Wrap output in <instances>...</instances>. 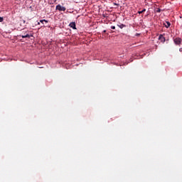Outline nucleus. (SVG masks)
<instances>
[{
	"label": "nucleus",
	"mask_w": 182,
	"mask_h": 182,
	"mask_svg": "<svg viewBox=\"0 0 182 182\" xmlns=\"http://www.w3.org/2000/svg\"><path fill=\"white\" fill-rule=\"evenodd\" d=\"M19 36L23 38H28L29 39L33 36L29 34V32L27 31H22V33L20 34Z\"/></svg>",
	"instance_id": "nucleus-1"
},
{
	"label": "nucleus",
	"mask_w": 182,
	"mask_h": 182,
	"mask_svg": "<svg viewBox=\"0 0 182 182\" xmlns=\"http://www.w3.org/2000/svg\"><path fill=\"white\" fill-rule=\"evenodd\" d=\"M57 11H66V7L60 6V4H58L56 6Z\"/></svg>",
	"instance_id": "nucleus-2"
},
{
	"label": "nucleus",
	"mask_w": 182,
	"mask_h": 182,
	"mask_svg": "<svg viewBox=\"0 0 182 182\" xmlns=\"http://www.w3.org/2000/svg\"><path fill=\"white\" fill-rule=\"evenodd\" d=\"M174 43H176V45H180V43H181V38H176L173 40Z\"/></svg>",
	"instance_id": "nucleus-3"
},
{
	"label": "nucleus",
	"mask_w": 182,
	"mask_h": 182,
	"mask_svg": "<svg viewBox=\"0 0 182 182\" xmlns=\"http://www.w3.org/2000/svg\"><path fill=\"white\" fill-rule=\"evenodd\" d=\"M159 40L161 41V42H166V38L164 36H163V35H160L159 37Z\"/></svg>",
	"instance_id": "nucleus-4"
},
{
	"label": "nucleus",
	"mask_w": 182,
	"mask_h": 182,
	"mask_svg": "<svg viewBox=\"0 0 182 182\" xmlns=\"http://www.w3.org/2000/svg\"><path fill=\"white\" fill-rule=\"evenodd\" d=\"M69 26L73 29H76V23L72 22L70 23Z\"/></svg>",
	"instance_id": "nucleus-5"
},
{
	"label": "nucleus",
	"mask_w": 182,
	"mask_h": 182,
	"mask_svg": "<svg viewBox=\"0 0 182 182\" xmlns=\"http://www.w3.org/2000/svg\"><path fill=\"white\" fill-rule=\"evenodd\" d=\"M164 25L165 28H170V26L171 25V23L169 21H166L165 23H164Z\"/></svg>",
	"instance_id": "nucleus-6"
},
{
	"label": "nucleus",
	"mask_w": 182,
	"mask_h": 182,
	"mask_svg": "<svg viewBox=\"0 0 182 182\" xmlns=\"http://www.w3.org/2000/svg\"><path fill=\"white\" fill-rule=\"evenodd\" d=\"M119 28H120V29H123L124 28H126V25L124 24H119L118 25Z\"/></svg>",
	"instance_id": "nucleus-7"
},
{
	"label": "nucleus",
	"mask_w": 182,
	"mask_h": 182,
	"mask_svg": "<svg viewBox=\"0 0 182 182\" xmlns=\"http://www.w3.org/2000/svg\"><path fill=\"white\" fill-rule=\"evenodd\" d=\"M144 12H146V9H144L142 11H138V14H139V15L140 14H143Z\"/></svg>",
	"instance_id": "nucleus-8"
},
{
	"label": "nucleus",
	"mask_w": 182,
	"mask_h": 182,
	"mask_svg": "<svg viewBox=\"0 0 182 182\" xmlns=\"http://www.w3.org/2000/svg\"><path fill=\"white\" fill-rule=\"evenodd\" d=\"M40 22H41V23H43L44 22H45L46 23H48V21H47V20H45V19L41 20Z\"/></svg>",
	"instance_id": "nucleus-9"
},
{
	"label": "nucleus",
	"mask_w": 182,
	"mask_h": 182,
	"mask_svg": "<svg viewBox=\"0 0 182 182\" xmlns=\"http://www.w3.org/2000/svg\"><path fill=\"white\" fill-rule=\"evenodd\" d=\"M156 12H157L158 14H160V12H161V9H156Z\"/></svg>",
	"instance_id": "nucleus-10"
},
{
	"label": "nucleus",
	"mask_w": 182,
	"mask_h": 182,
	"mask_svg": "<svg viewBox=\"0 0 182 182\" xmlns=\"http://www.w3.org/2000/svg\"><path fill=\"white\" fill-rule=\"evenodd\" d=\"M0 22H4V17H0Z\"/></svg>",
	"instance_id": "nucleus-11"
},
{
	"label": "nucleus",
	"mask_w": 182,
	"mask_h": 182,
	"mask_svg": "<svg viewBox=\"0 0 182 182\" xmlns=\"http://www.w3.org/2000/svg\"><path fill=\"white\" fill-rule=\"evenodd\" d=\"M111 29H116V26H111Z\"/></svg>",
	"instance_id": "nucleus-12"
},
{
	"label": "nucleus",
	"mask_w": 182,
	"mask_h": 182,
	"mask_svg": "<svg viewBox=\"0 0 182 182\" xmlns=\"http://www.w3.org/2000/svg\"><path fill=\"white\" fill-rule=\"evenodd\" d=\"M179 52H182V48H179Z\"/></svg>",
	"instance_id": "nucleus-13"
},
{
	"label": "nucleus",
	"mask_w": 182,
	"mask_h": 182,
	"mask_svg": "<svg viewBox=\"0 0 182 182\" xmlns=\"http://www.w3.org/2000/svg\"><path fill=\"white\" fill-rule=\"evenodd\" d=\"M103 32H104V33H105V32H106V30H104V31H103Z\"/></svg>",
	"instance_id": "nucleus-14"
},
{
	"label": "nucleus",
	"mask_w": 182,
	"mask_h": 182,
	"mask_svg": "<svg viewBox=\"0 0 182 182\" xmlns=\"http://www.w3.org/2000/svg\"><path fill=\"white\" fill-rule=\"evenodd\" d=\"M38 25H41V23L38 22Z\"/></svg>",
	"instance_id": "nucleus-15"
}]
</instances>
